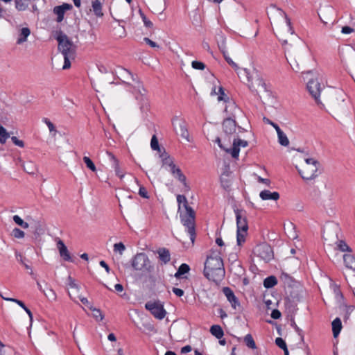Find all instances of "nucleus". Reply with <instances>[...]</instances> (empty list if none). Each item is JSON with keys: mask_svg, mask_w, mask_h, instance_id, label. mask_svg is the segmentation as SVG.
Wrapping results in <instances>:
<instances>
[{"mask_svg": "<svg viewBox=\"0 0 355 355\" xmlns=\"http://www.w3.org/2000/svg\"><path fill=\"white\" fill-rule=\"evenodd\" d=\"M172 291L178 297H182L184 295V291L178 288L173 287Z\"/></svg>", "mask_w": 355, "mask_h": 355, "instance_id": "61", "label": "nucleus"}, {"mask_svg": "<svg viewBox=\"0 0 355 355\" xmlns=\"http://www.w3.org/2000/svg\"><path fill=\"white\" fill-rule=\"evenodd\" d=\"M274 128L276 130L279 143L284 146H288L289 144V140L287 136L284 133V132L280 129L279 126L274 125Z\"/></svg>", "mask_w": 355, "mask_h": 355, "instance_id": "26", "label": "nucleus"}, {"mask_svg": "<svg viewBox=\"0 0 355 355\" xmlns=\"http://www.w3.org/2000/svg\"><path fill=\"white\" fill-rule=\"evenodd\" d=\"M139 15L142 19L144 26L146 28H152L153 27V22L148 19L141 9L139 10Z\"/></svg>", "mask_w": 355, "mask_h": 355, "instance_id": "40", "label": "nucleus"}, {"mask_svg": "<svg viewBox=\"0 0 355 355\" xmlns=\"http://www.w3.org/2000/svg\"><path fill=\"white\" fill-rule=\"evenodd\" d=\"M218 36V37L217 38L218 46L220 51L223 53L225 60L234 70L236 71V70L239 69L238 64L236 63H235L230 58V57L227 55V53L226 51V38H225V37L222 33L219 34Z\"/></svg>", "mask_w": 355, "mask_h": 355, "instance_id": "10", "label": "nucleus"}, {"mask_svg": "<svg viewBox=\"0 0 355 355\" xmlns=\"http://www.w3.org/2000/svg\"><path fill=\"white\" fill-rule=\"evenodd\" d=\"M12 235L17 239H21L24 237L25 233L20 229L15 227L12 231Z\"/></svg>", "mask_w": 355, "mask_h": 355, "instance_id": "44", "label": "nucleus"}, {"mask_svg": "<svg viewBox=\"0 0 355 355\" xmlns=\"http://www.w3.org/2000/svg\"><path fill=\"white\" fill-rule=\"evenodd\" d=\"M307 89L309 92L310 94L315 99V102L319 104L320 103V94L322 90V87L320 83L318 82V79H311L308 81L306 85Z\"/></svg>", "mask_w": 355, "mask_h": 355, "instance_id": "12", "label": "nucleus"}, {"mask_svg": "<svg viewBox=\"0 0 355 355\" xmlns=\"http://www.w3.org/2000/svg\"><path fill=\"white\" fill-rule=\"evenodd\" d=\"M223 261L220 256L211 254L207 256L205 263L204 275L210 281L216 282L225 276Z\"/></svg>", "mask_w": 355, "mask_h": 355, "instance_id": "1", "label": "nucleus"}, {"mask_svg": "<svg viewBox=\"0 0 355 355\" xmlns=\"http://www.w3.org/2000/svg\"><path fill=\"white\" fill-rule=\"evenodd\" d=\"M177 202L178 203V209H180L181 205L183 204V207L185 209L187 208H191L188 205L187 199L184 195H178L177 196Z\"/></svg>", "mask_w": 355, "mask_h": 355, "instance_id": "38", "label": "nucleus"}, {"mask_svg": "<svg viewBox=\"0 0 355 355\" xmlns=\"http://www.w3.org/2000/svg\"><path fill=\"white\" fill-rule=\"evenodd\" d=\"M106 154L107 155L110 166L114 170L116 175L118 176L120 179H122L125 175V173L123 172V170H121L120 167L119 159L114 156V155L110 151H107Z\"/></svg>", "mask_w": 355, "mask_h": 355, "instance_id": "15", "label": "nucleus"}, {"mask_svg": "<svg viewBox=\"0 0 355 355\" xmlns=\"http://www.w3.org/2000/svg\"><path fill=\"white\" fill-rule=\"evenodd\" d=\"M92 10L94 15L98 17H102L103 12L102 11L103 3L101 0H94L92 1Z\"/></svg>", "mask_w": 355, "mask_h": 355, "instance_id": "24", "label": "nucleus"}, {"mask_svg": "<svg viewBox=\"0 0 355 355\" xmlns=\"http://www.w3.org/2000/svg\"><path fill=\"white\" fill-rule=\"evenodd\" d=\"M172 123L178 134H180L182 138L189 141V132L187 127L186 121L180 119L178 116H175L172 119Z\"/></svg>", "mask_w": 355, "mask_h": 355, "instance_id": "11", "label": "nucleus"}, {"mask_svg": "<svg viewBox=\"0 0 355 355\" xmlns=\"http://www.w3.org/2000/svg\"><path fill=\"white\" fill-rule=\"evenodd\" d=\"M13 220L14 222L21 227L24 229H27L29 227V225L28 223L24 221L19 216L15 215L13 216Z\"/></svg>", "mask_w": 355, "mask_h": 355, "instance_id": "41", "label": "nucleus"}, {"mask_svg": "<svg viewBox=\"0 0 355 355\" xmlns=\"http://www.w3.org/2000/svg\"><path fill=\"white\" fill-rule=\"evenodd\" d=\"M43 121L48 126L50 132L55 131V127L54 126L53 123L50 121V120L49 119L44 118Z\"/></svg>", "mask_w": 355, "mask_h": 355, "instance_id": "54", "label": "nucleus"}, {"mask_svg": "<svg viewBox=\"0 0 355 355\" xmlns=\"http://www.w3.org/2000/svg\"><path fill=\"white\" fill-rule=\"evenodd\" d=\"M236 121L231 117H227L223 122V129L224 133L227 135H232L236 132Z\"/></svg>", "mask_w": 355, "mask_h": 355, "instance_id": "19", "label": "nucleus"}, {"mask_svg": "<svg viewBox=\"0 0 355 355\" xmlns=\"http://www.w3.org/2000/svg\"><path fill=\"white\" fill-rule=\"evenodd\" d=\"M72 8V5L67 3H63L60 6L54 7L53 11V13L57 15L56 21L58 22H61L64 19L65 11L71 10Z\"/></svg>", "mask_w": 355, "mask_h": 355, "instance_id": "18", "label": "nucleus"}, {"mask_svg": "<svg viewBox=\"0 0 355 355\" xmlns=\"http://www.w3.org/2000/svg\"><path fill=\"white\" fill-rule=\"evenodd\" d=\"M57 247L59 250L60 257L64 261H72L70 253L62 241H58L57 243Z\"/></svg>", "mask_w": 355, "mask_h": 355, "instance_id": "21", "label": "nucleus"}, {"mask_svg": "<svg viewBox=\"0 0 355 355\" xmlns=\"http://www.w3.org/2000/svg\"><path fill=\"white\" fill-rule=\"evenodd\" d=\"M66 51H62V54L64 56V65L63 69H69L71 67V60H74L76 58V46L66 49Z\"/></svg>", "mask_w": 355, "mask_h": 355, "instance_id": "17", "label": "nucleus"}, {"mask_svg": "<svg viewBox=\"0 0 355 355\" xmlns=\"http://www.w3.org/2000/svg\"><path fill=\"white\" fill-rule=\"evenodd\" d=\"M140 103V110L143 113H146L149 110L148 100L143 94H141L139 98H137Z\"/></svg>", "mask_w": 355, "mask_h": 355, "instance_id": "32", "label": "nucleus"}, {"mask_svg": "<svg viewBox=\"0 0 355 355\" xmlns=\"http://www.w3.org/2000/svg\"><path fill=\"white\" fill-rule=\"evenodd\" d=\"M139 195L144 198H146V199L149 198L148 193L146 189L143 186L139 187Z\"/></svg>", "mask_w": 355, "mask_h": 355, "instance_id": "51", "label": "nucleus"}, {"mask_svg": "<svg viewBox=\"0 0 355 355\" xmlns=\"http://www.w3.org/2000/svg\"><path fill=\"white\" fill-rule=\"evenodd\" d=\"M353 31H354V29L352 28H351L350 26H343L342 28V31H341V32L344 34H349V33H352Z\"/></svg>", "mask_w": 355, "mask_h": 355, "instance_id": "62", "label": "nucleus"}, {"mask_svg": "<svg viewBox=\"0 0 355 355\" xmlns=\"http://www.w3.org/2000/svg\"><path fill=\"white\" fill-rule=\"evenodd\" d=\"M223 293L227 297V300L231 304L233 309H236L237 306H240L238 298L234 295L233 291L230 287H224L223 288Z\"/></svg>", "mask_w": 355, "mask_h": 355, "instance_id": "20", "label": "nucleus"}, {"mask_svg": "<svg viewBox=\"0 0 355 355\" xmlns=\"http://www.w3.org/2000/svg\"><path fill=\"white\" fill-rule=\"evenodd\" d=\"M191 65L196 69L203 70L205 68V64L200 61H193Z\"/></svg>", "mask_w": 355, "mask_h": 355, "instance_id": "50", "label": "nucleus"}, {"mask_svg": "<svg viewBox=\"0 0 355 355\" xmlns=\"http://www.w3.org/2000/svg\"><path fill=\"white\" fill-rule=\"evenodd\" d=\"M184 214H180L181 222L184 227L187 228V232L190 236L192 243H194L196 238L195 230V211L191 208H187Z\"/></svg>", "mask_w": 355, "mask_h": 355, "instance_id": "5", "label": "nucleus"}, {"mask_svg": "<svg viewBox=\"0 0 355 355\" xmlns=\"http://www.w3.org/2000/svg\"><path fill=\"white\" fill-rule=\"evenodd\" d=\"M270 12L271 13L273 12H277L280 16L284 17L286 19L289 30L291 31V33L293 34L294 33L291 26V20L284 10H282L281 8H277L275 6H271L270 8Z\"/></svg>", "mask_w": 355, "mask_h": 355, "instance_id": "25", "label": "nucleus"}, {"mask_svg": "<svg viewBox=\"0 0 355 355\" xmlns=\"http://www.w3.org/2000/svg\"><path fill=\"white\" fill-rule=\"evenodd\" d=\"M43 293L50 301H55L56 300L55 292L51 288H49L46 291H43Z\"/></svg>", "mask_w": 355, "mask_h": 355, "instance_id": "42", "label": "nucleus"}, {"mask_svg": "<svg viewBox=\"0 0 355 355\" xmlns=\"http://www.w3.org/2000/svg\"><path fill=\"white\" fill-rule=\"evenodd\" d=\"M125 250V247L124 244L121 242L115 243L114 245V251L119 252L121 254H123V251Z\"/></svg>", "mask_w": 355, "mask_h": 355, "instance_id": "47", "label": "nucleus"}, {"mask_svg": "<svg viewBox=\"0 0 355 355\" xmlns=\"http://www.w3.org/2000/svg\"><path fill=\"white\" fill-rule=\"evenodd\" d=\"M191 347L190 345H186L181 349V352L186 354L191 351Z\"/></svg>", "mask_w": 355, "mask_h": 355, "instance_id": "64", "label": "nucleus"}, {"mask_svg": "<svg viewBox=\"0 0 355 355\" xmlns=\"http://www.w3.org/2000/svg\"><path fill=\"white\" fill-rule=\"evenodd\" d=\"M236 220V241L239 245H241L245 241V236L248 230V225L245 211L234 209Z\"/></svg>", "mask_w": 355, "mask_h": 355, "instance_id": "3", "label": "nucleus"}, {"mask_svg": "<svg viewBox=\"0 0 355 355\" xmlns=\"http://www.w3.org/2000/svg\"><path fill=\"white\" fill-rule=\"evenodd\" d=\"M56 40L58 42V49L61 53L66 51L65 49H67L76 46L68 36L62 32L59 33Z\"/></svg>", "mask_w": 355, "mask_h": 355, "instance_id": "14", "label": "nucleus"}, {"mask_svg": "<svg viewBox=\"0 0 355 355\" xmlns=\"http://www.w3.org/2000/svg\"><path fill=\"white\" fill-rule=\"evenodd\" d=\"M332 331L334 336L336 338L340 334L342 329V322L339 318H336L332 322Z\"/></svg>", "mask_w": 355, "mask_h": 355, "instance_id": "31", "label": "nucleus"}, {"mask_svg": "<svg viewBox=\"0 0 355 355\" xmlns=\"http://www.w3.org/2000/svg\"><path fill=\"white\" fill-rule=\"evenodd\" d=\"M210 333L218 339L222 338L224 335L223 329L218 324H214L211 327Z\"/></svg>", "mask_w": 355, "mask_h": 355, "instance_id": "33", "label": "nucleus"}, {"mask_svg": "<svg viewBox=\"0 0 355 355\" xmlns=\"http://www.w3.org/2000/svg\"><path fill=\"white\" fill-rule=\"evenodd\" d=\"M31 34V31L28 27L22 28L20 31L19 37L17 40V44H21L27 40V37Z\"/></svg>", "mask_w": 355, "mask_h": 355, "instance_id": "30", "label": "nucleus"}, {"mask_svg": "<svg viewBox=\"0 0 355 355\" xmlns=\"http://www.w3.org/2000/svg\"><path fill=\"white\" fill-rule=\"evenodd\" d=\"M280 279L282 281H283L284 283L289 284L291 281V277L286 273L282 272Z\"/></svg>", "mask_w": 355, "mask_h": 355, "instance_id": "58", "label": "nucleus"}, {"mask_svg": "<svg viewBox=\"0 0 355 355\" xmlns=\"http://www.w3.org/2000/svg\"><path fill=\"white\" fill-rule=\"evenodd\" d=\"M150 146L153 150H157L158 152H159L161 153V155H164V158L166 157L165 153H164L165 150H164V148L161 149L159 148L158 139L155 135H153L152 137V139L150 141Z\"/></svg>", "mask_w": 355, "mask_h": 355, "instance_id": "35", "label": "nucleus"}, {"mask_svg": "<svg viewBox=\"0 0 355 355\" xmlns=\"http://www.w3.org/2000/svg\"><path fill=\"white\" fill-rule=\"evenodd\" d=\"M218 92H219V95L218 97V101H224L225 102H228V105L226 106V107L225 109V112H227L228 108H230V109H236V106L234 103L229 101V98L225 94L223 88L222 87H219Z\"/></svg>", "mask_w": 355, "mask_h": 355, "instance_id": "22", "label": "nucleus"}, {"mask_svg": "<svg viewBox=\"0 0 355 355\" xmlns=\"http://www.w3.org/2000/svg\"><path fill=\"white\" fill-rule=\"evenodd\" d=\"M10 137V134L6 130L2 134L0 135V144H4L6 140Z\"/></svg>", "mask_w": 355, "mask_h": 355, "instance_id": "53", "label": "nucleus"}, {"mask_svg": "<svg viewBox=\"0 0 355 355\" xmlns=\"http://www.w3.org/2000/svg\"><path fill=\"white\" fill-rule=\"evenodd\" d=\"M11 140L16 146L23 148L24 146V143L22 140H19L17 137L13 136L11 137Z\"/></svg>", "mask_w": 355, "mask_h": 355, "instance_id": "55", "label": "nucleus"}, {"mask_svg": "<svg viewBox=\"0 0 355 355\" xmlns=\"http://www.w3.org/2000/svg\"><path fill=\"white\" fill-rule=\"evenodd\" d=\"M260 198L263 200H277L279 198V194L277 191L271 192L269 190H263L260 192Z\"/></svg>", "mask_w": 355, "mask_h": 355, "instance_id": "23", "label": "nucleus"}, {"mask_svg": "<svg viewBox=\"0 0 355 355\" xmlns=\"http://www.w3.org/2000/svg\"><path fill=\"white\" fill-rule=\"evenodd\" d=\"M1 296V297L7 301H10V302H14L15 303H17L19 306H21L26 313L28 315L29 318H30V320L32 321L33 320V314H32V312L31 311V310L25 305V304L19 300H17V299H15V298H10V297H5L3 296H2L1 295H0Z\"/></svg>", "mask_w": 355, "mask_h": 355, "instance_id": "28", "label": "nucleus"}, {"mask_svg": "<svg viewBox=\"0 0 355 355\" xmlns=\"http://www.w3.org/2000/svg\"><path fill=\"white\" fill-rule=\"evenodd\" d=\"M68 285L72 288H78L77 284L74 279H73L71 276H69L67 278Z\"/></svg>", "mask_w": 355, "mask_h": 355, "instance_id": "56", "label": "nucleus"}, {"mask_svg": "<svg viewBox=\"0 0 355 355\" xmlns=\"http://www.w3.org/2000/svg\"><path fill=\"white\" fill-rule=\"evenodd\" d=\"M248 146V142L245 140H242L241 139H234L232 148L230 149H227L226 152L230 153L232 157L234 159H238L240 147H247Z\"/></svg>", "mask_w": 355, "mask_h": 355, "instance_id": "16", "label": "nucleus"}, {"mask_svg": "<svg viewBox=\"0 0 355 355\" xmlns=\"http://www.w3.org/2000/svg\"><path fill=\"white\" fill-rule=\"evenodd\" d=\"M99 264L101 266H102L103 268H104L105 269V270L107 273H109L110 272V268L105 261H103V260L99 262Z\"/></svg>", "mask_w": 355, "mask_h": 355, "instance_id": "63", "label": "nucleus"}, {"mask_svg": "<svg viewBox=\"0 0 355 355\" xmlns=\"http://www.w3.org/2000/svg\"><path fill=\"white\" fill-rule=\"evenodd\" d=\"M83 161L85 163L87 167L89 168L91 171L94 172L96 171L95 164L89 157L85 156L83 157Z\"/></svg>", "mask_w": 355, "mask_h": 355, "instance_id": "43", "label": "nucleus"}, {"mask_svg": "<svg viewBox=\"0 0 355 355\" xmlns=\"http://www.w3.org/2000/svg\"><path fill=\"white\" fill-rule=\"evenodd\" d=\"M221 186L225 189H228L230 187V181L227 178H225L223 176L220 177Z\"/></svg>", "mask_w": 355, "mask_h": 355, "instance_id": "48", "label": "nucleus"}, {"mask_svg": "<svg viewBox=\"0 0 355 355\" xmlns=\"http://www.w3.org/2000/svg\"><path fill=\"white\" fill-rule=\"evenodd\" d=\"M144 42L148 44L150 46H151L152 48H159V46L158 44H157L156 42L152 41L151 40H150L149 38L148 37H144Z\"/></svg>", "mask_w": 355, "mask_h": 355, "instance_id": "59", "label": "nucleus"}, {"mask_svg": "<svg viewBox=\"0 0 355 355\" xmlns=\"http://www.w3.org/2000/svg\"><path fill=\"white\" fill-rule=\"evenodd\" d=\"M277 284V278L273 276H269L263 280V286L266 288H271Z\"/></svg>", "mask_w": 355, "mask_h": 355, "instance_id": "36", "label": "nucleus"}, {"mask_svg": "<svg viewBox=\"0 0 355 355\" xmlns=\"http://www.w3.org/2000/svg\"><path fill=\"white\" fill-rule=\"evenodd\" d=\"M145 308L149 311L155 318L159 320L163 319L166 314L163 304L159 301H149L146 303Z\"/></svg>", "mask_w": 355, "mask_h": 355, "instance_id": "9", "label": "nucleus"}, {"mask_svg": "<svg viewBox=\"0 0 355 355\" xmlns=\"http://www.w3.org/2000/svg\"><path fill=\"white\" fill-rule=\"evenodd\" d=\"M24 171L29 174L35 173V168L33 167V164L31 163H28L24 166Z\"/></svg>", "mask_w": 355, "mask_h": 355, "instance_id": "57", "label": "nucleus"}, {"mask_svg": "<svg viewBox=\"0 0 355 355\" xmlns=\"http://www.w3.org/2000/svg\"><path fill=\"white\" fill-rule=\"evenodd\" d=\"M244 342L249 348L252 349L257 348L255 342L251 334H248L244 337Z\"/></svg>", "mask_w": 355, "mask_h": 355, "instance_id": "39", "label": "nucleus"}, {"mask_svg": "<svg viewBox=\"0 0 355 355\" xmlns=\"http://www.w3.org/2000/svg\"><path fill=\"white\" fill-rule=\"evenodd\" d=\"M16 257L17 258V260L25 267L26 269H27V270L30 269L31 270H32L31 266L29 265H28L26 263H25V261H24L25 258L23 257L22 255L17 254ZM30 273L32 274L33 271H31Z\"/></svg>", "mask_w": 355, "mask_h": 355, "instance_id": "49", "label": "nucleus"}, {"mask_svg": "<svg viewBox=\"0 0 355 355\" xmlns=\"http://www.w3.org/2000/svg\"><path fill=\"white\" fill-rule=\"evenodd\" d=\"M157 254H159V259L163 263L166 264L170 261L171 254L168 249L164 248H159L157 250Z\"/></svg>", "mask_w": 355, "mask_h": 355, "instance_id": "27", "label": "nucleus"}, {"mask_svg": "<svg viewBox=\"0 0 355 355\" xmlns=\"http://www.w3.org/2000/svg\"><path fill=\"white\" fill-rule=\"evenodd\" d=\"M132 266L136 270L151 272L154 270L148 256L145 253H137L132 259Z\"/></svg>", "mask_w": 355, "mask_h": 355, "instance_id": "6", "label": "nucleus"}, {"mask_svg": "<svg viewBox=\"0 0 355 355\" xmlns=\"http://www.w3.org/2000/svg\"><path fill=\"white\" fill-rule=\"evenodd\" d=\"M270 315L272 318L277 320L281 318L282 313L278 309H274L272 311Z\"/></svg>", "mask_w": 355, "mask_h": 355, "instance_id": "60", "label": "nucleus"}, {"mask_svg": "<svg viewBox=\"0 0 355 355\" xmlns=\"http://www.w3.org/2000/svg\"><path fill=\"white\" fill-rule=\"evenodd\" d=\"M255 250L257 254L266 261H270L273 257L271 247L266 243L258 245Z\"/></svg>", "mask_w": 355, "mask_h": 355, "instance_id": "13", "label": "nucleus"}, {"mask_svg": "<svg viewBox=\"0 0 355 355\" xmlns=\"http://www.w3.org/2000/svg\"><path fill=\"white\" fill-rule=\"evenodd\" d=\"M318 15L320 21L324 24L334 25L336 22V10L331 6H324L320 8Z\"/></svg>", "mask_w": 355, "mask_h": 355, "instance_id": "8", "label": "nucleus"}, {"mask_svg": "<svg viewBox=\"0 0 355 355\" xmlns=\"http://www.w3.org/2000/svg\"><path fill=\"white\" fill-rule=\"evenodd\" d=\"M337 248L341 252H349L352 251V248L346 243L343 240H338L336 242Z\"/></svg>", "mask_w": 355, "mask_h": 355, "instance_id": "37", "label": "nucleus"}, {"mask_svg": "<svg viewBox=\"0 0 355 355\" xmlns=\"http://www.w3.org/2000/svg\"><path fill=\"white\" fill-rule=\"evenodd\" d=\"M190 267L188 264L182 263L180 266L179 268L178 269L177 272H175L174 277L177 279H180L183 275L188 273Z\"/></svg>", "mask_w": 355, "mask_h": 355, "instance_id": "34", "label": "nucleus"}, {"mask_svg": "<svg viewBox=\"0 0 355 355\" xmlns=\"http://www.w3.org/2000/svg\"><path fill=\"white\" fill-rule=\"evenodd\" d=\"M243 75L246 77L248 81V87L254 95L260 97V93H266L268 96L270 95V90L266 83L262 73L256 69L248 70L243 69Z\"/></svg>", "mask_w": 355, "mask_h": 355, "instance_id": "2", "label": "nucleus"}, {"mask_svg": "<svg viewBox=\"0 0 355 355\" xmlns=\"http://www.w3.org/2000/svg\"><path fill=\"white\" fill-rule=\"evenodd\" d=\"M345 266L355 271V257L351 254H345L343 256Z\"/></svg>", "mask_w": 355, "mask_h": 355, "instance_id": "29", "label": "nucleus"}, {"mask_svg": "<svg viewBox=\"0 0 355 355\" xmlns=\"http://www.w3.org/2000/svg\"><path fill=\"white\" fill-rule=\"evenodd\" d=\"M275 344L284 351L288 349L286 342L282 338H277L275 339Z\"/></svg>", "mask_w": 355, "mask_h": 355, "instance_id": "45", "label": "nucleus"}, {"mask_svg": "<svg viewBox=\"0 0 355 355\" xmlns=\"http://www.w3.org/2000/svg\"><path fill=\"white\" fill-rule=\"evenodd\" d=\"M305 162L306 165L302 169H297L299 174L305 180L315 178L320 173H318L320 162L313 158L305 159Z\"/></svg>", "mask_w": 355, "mask_h": 355, "instance_id": "4", "label": "nucleus"}, {"mask_svg": "<svg viewBox=\"0 0 355 355\" xmlns=\"http://www.w3.org/2000/svg\"><path fill=\"white\" fill-rule=\"evenodd\" d=\"M166 157H164L163 155H160V157L163 159V162L164 164H168L171 169V173L173 175V176L177 178L180 182H182L184 185V191L188 192L190 190V187L187 183V178L182 173L181 169L175 166L172 161L170 160L169 157L167 155V153L164 152Z\"/></svg>", "mask_w": 355, "mask_h": 355, "instance_id": "7", "label": "nucleus"}, {"mask_svg": "<svg viewBox=\"0 0 355 355\" xmlns=\"http://www.w3.org/2000/svg\"><path fill=\"white\" fill-rule=\"evenodd\" d=\"M93 315L97 320H102L104 318L100 309H93Z\"/></svg>", "mask_w": 355, "mask_h": 355, "instance_id": "52", "label": "nucleus"}, {"mask_svg": "<svg viewBox=\"0 0 355 355\" xmlns=\"http://www.w3.org/2000/svg\"><path fill=\"white\" fill-rule=\"evenodd\" d=\"M291 326L294 328L295 331L297 333V334L300 336L301 340H304V334L303 331L301 329H300L297 325L296 324L294 320H291Z\"/></svg>", "mask_w": 355, "mask_h": 355, "instance_id": "46", "label": "nucleus"}]
</instances>
